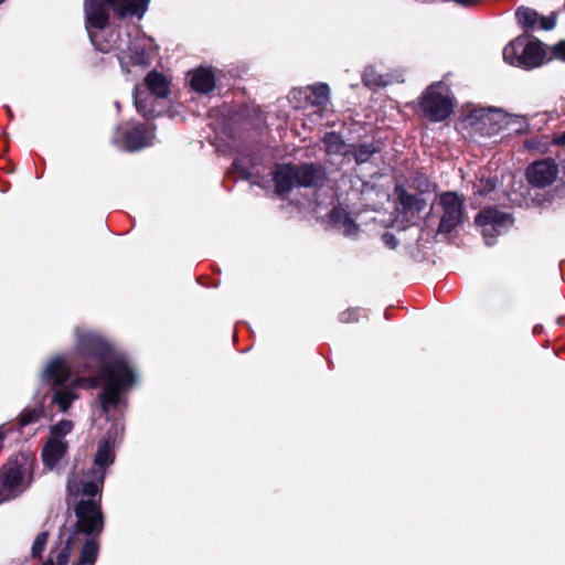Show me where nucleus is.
Masks as SVG:
<instances>
[{
	"label": "nucleus",
	"mask_w": 565,
	"mask_h": 565,
	"mask_svg": "<svg viewBox=\"0 0 565 565\" xmlns=\"http://www.w3.org/2000/svg\"><path fill=\"white\" fill-rule=\"evenodd\" d=\"M77 350L83 359L78 364V374L98 370V374L78 375L72 383L65 384L71 376V367L61 356L52 358L41 372V384L53 392L52 403L65 413L77 398L75 388H94L103 382L99 404L104 413L120 407V394L137 382V374L121 356L115 355L109 345L96 333L77 332Z\"/></svg>",
	"instance_id": "f257e3e1"
},
{
	"label": "nucleus",
	"mask_w": 565,
	"mask_h": 565,
	"mask_svg": "<svg viewBox=\"0 0 565 565\" xmlns=\"http://www.w3.org/2000/svg\"><path fill=\"white\" fill-rule=\"evenodd\" d=\"M148 3L149 0H103V3L96 0H85L87 30L93 45L102 52L117 50L121 68L127 73L132 72L134 67L149 65L150 58L147 51L151 43L146 38L131 39L129 34L122 39L117 31L105 29L108 12L104 4L111 7L120 17L130 14L141 18Z\"/></svg>",
	"instance_id": "f03ea898"
},
{
	"label": "nucleus",
	"mask_w": 565,
	"mask_h": 565,
	"mask_svg": "<svg viewBox=\"0 0 565 565\" xmlns=\"http://www.w3.org/2000/svg\"><path fill=\"white\" fill-rule=\"evenodd\" d=\"M115 438L109 436L104 443L98 446L97 452L94 458V466L82 476L73 475L67 482V491L77 497L84 495H98L103 489L106 469L114 462L115 454L113 445Z\"/></svg>",
	"instance_id": "7ed1b4c3"
},
{
	"label": "nucleus",
	"mask_w": 565,
	"mask_h": 565,
	"mask_svg": "<svg viewBox=\"0 0 565 565\" xmlns=\"http://www.w3.org/2000/svg\"><path fill=\"white\" fill-rule=\"evenodd\" d=\"M323 178V171L312 164H303L298 168L282 164L277 167L274 175L278 195L287 194L295 185L316 186L322 182Z\"/></svg>",
	"instance_id": "20e7f679"
},
{
	"label": "nucleus",
	"mask_w": 565,
	"mask_h": 565,
	"mask_svg": "<svg viewBox=\"0 0 565 565\" xmlns=\"http://www.w3.org/2000/svg\"><path fill=\"white\" fill-rule=\"evenodd\" d=\"M32 462L21 455L0 475V504L22 493L31 483Z\"/></svg>",
	"instance_id": "39448f33"
},
{
	"label": "nucleus",
	"mask_w": 565,
	"mask_h": 565,
	"mask_svg": "<svg viewBox=\"0 0 565 565\" xmlns=\"http://www.w3.org/2000/svg\"><path fill=\"white\" fill-rule=\"evenodd\" d=\"M70 497L78 502L75 504V514L77 518L76 530L87 535L100 533L104 527V516L100 510V499H95L96 495L78 494L77 497L71 494Z\"/></svg>",
	"instance_id": "423d86ee"
},
{
	"label": "nucleus",
	"mask_w": 565,
	"mask_h": 565,
	"mask_svg": "<svg viewBox=\"0 0 565 565\" xmlns=\"http://www.w3.org/2000/svg\"><path fill=\"white\" fill-rule=\"evenodd\" d=\"M420 107L430 120L446 119L454 109V97L448 86L437 83L428 87L422 96Z\"/></svg>",
	"instance_id": "0eeeda50"
},
{
	"label": "nucleus",
	"mask_w": 565,
	"mask_h": 565,
	"mask_svg": "<svg viewBox=\"0 0 565 565\" xmlns=\"http://www.w3.org/2000/svg\"><path fill=\"white\" fill-rule=\"evenodd\" d=\"M72 420L63 419L50 428L47 440L42 450L44 465L52 469L66 455L68 443L65 439L73 430Z\"/></svg>",
	"instance_id": "6e6552de"
},
{
	"label": "nucleus",
	"mask_w": 565,
	"mask_h": 565,
	"mask_svg": "<svg viewBox=\"0 0 565 565\" xmlns=\"http://www.w3.org/2000/svg\"><path fill=\"white\" fill-rule=\"evenodd\" d=\"M476 223L481 228L486 243L492 245L497 235L512 226L513 218L508 213L495 209H487L476 216Z\"/></svg>",
	"instance_id": "1a4fd4ad"
},
{
	"label": "nucleus",
	"mask_w": 565,
	"mask_h": 565,
	"mask_svg": "<svg viewBox=\"0 0 565 565\" xmlns=\"http://www.w3.org/2000/svg\"><path fill=\"white\" fill-rule=\"evenodd\" d=\"M439 205L443 210L439 230L450 232L462 222V201L456 193L446 192L440 195Z\"/></svg>",
	"instance_id": "9d476101"
},
{
	"label": "nucleus",
	"mask_w": 565,
	"mask_h": 565,
	"mask_svg": "<svg viewBox=\"0 0 565 565\" xmlns=\"http://www.w3.org/2000/svg\"><path fill=\"white\" fill-rule=\"evenodd\" d=\"M505 111L502 109H477L469 117V124L476 125L481 134L493 135L503 129Z\"/></svg>",
	"instance_id": "9b49d317"
},
{
	"label": "nucleus",
	"mask_w": 565,
	"mask_h": 565,
	"mask_svg": "<svg viewBox=\"0 0 565 565\" xmlns=\"http://www.w3.org/2000/svg\"><path fill=\"white\" fill-rule=\"evenodd\" d=\"M124 130V127H119L114 138L115 142L119 148L126 151H137L147 147L151 143L153 134L141 128H134L131 130Z\"/></svg>",
	"instance_id": "f8f14e48"
},
{
	"label": "nucleus",
	"mask_w": 565,
	"mask_h": 565,
	"mask_svg": "<svg viewBox=\"0 0 565 565\" xmlns=\"http://www.w3.org/2000/svg\"><path fill=\"white\" fill-rule=\"evenodd\" d=\"M558 173L557 166L551 159L537 161L529 167L526 177L530 183L544 188L552 184Z\"/></svg>",
	"instance_id": "ddd939ff"
},
{
	"label": "nucleus",
	"mask_w": 565,
	"mask_h": 565,
	"mask_svg": "<svg viewBox=\"0 0 565 565\" xmlns=\"http://www.w3.org/2000/svg\"><path fill=\"white\" fill-rule=\"evenodd\" d=\"M294 99L303 97L310 107L317 108L311 114H319L327 107L329 102V87L326 84L309 86L296 89L291 93Z\"/></svg>",
	"instance_id": "4468645a"
},
{
	"label": "nucleus",
	"mask_w": 565,
	"mask_h": 565,
	"mask_svg": "<svg viewBox=\"0 0 565 565\" xmlns=\"http://www.w3.org/2000/svg\"><path fill=\"white\" fill-rule=\"evenodd\" d=\"M523 47L521 67L533 68L543 64L545 51L541 42L524 36Z\"/></svg>",
	"instance_id": "2eb2a0df"
},
{
	"label": "nucleus",
	"mask_w": 565,
	"mask_h": 565,
	"mask_svg": "<svg viewBox=\"0 0 565 565\" xmlns=\"http://www.w3.org/2000/svg\"><path fill=\"white\" fill-rule=\"evenodd\" d=\"M190 83L194 90L209 94L215 87V76L211 68L199 67L191 73Z\"/></svg>",
	"instance_id": "dca6fc26"
},
{
	"label": "nucleus",
	"mask_w": 565,
	"mask_h": 565,
	"mask_svg": "<svg viewBox=\"0 0 565 565\" xmlns=\"http://www.w3.org/2000/svg\"><path fill=\"white\" fill-rule=\"evenodd\" d=\"M323 142L326 145L327 153L330 157L342 156V159L338 162V164L350 162L352 148L351 146L345 145L340 136L334 132L327 134Z\"/></svg>",
	"instance_id": "f3484780"
},
{
	"label": "nucleus",
	"mask_w": 565,
	"mask_h": 565,
	"mask_svg": "<svg viewBox=\"0 0 565 565\" xmlns=\"http://www.w3.org/2000/svg\"><path fill=\"white\" fill-rule=\"evenodd\" d=\"M330 222L343 235L353 236L358 233V225L342 207H334L331 211Z\"/></svg>",
	"instance_id": "a211bd4d"
},
{
	"label": "nucleus",
	"mask_w": 565,
	"mask_h": 565,
	"mask_svg": "<svg viewBox=\"0 0 565 565\" xmlns=\"http://www.w3.org/2000/svg\"><path fill=\"white\" fill-rule=\"evenodd\" d=\"M524 36H518L503 50V58L507 63L521 67Z\"/></svg>",
	"instance_id": "6ab92c4d"
},
{
	"label": "nucleus",
	"mask_w": 565,
	"mask_h": 565,
	"mask_svg": "<svg viewBox=\"0 0 565 565\" xmlns=\"http://www.w3.org/2000/svg\"><path fill=\"white\" fill-rule=\"evenodd\" d=\"M147 87L158 97H166L169 93V82L157 72H150L146 77Z\"/></svg>",
	"instance_id": "aec40b11"
},
{
	"label": "nucleus",
	"mask_w": 565,
	"mask_h": 565,
	"mask_svg": "<svg viewBox=\"0 0 565 565\" xmlns=\"http://www.w3.org/2000/svg\"><path fill=\"white\" fill-rule=\"evenodd\" d=\"M73 537L68 536L63 546L51 551L47 562L44 565H66L70 562V548Z\"/></svg>",
	"instance_id": "412c9836"
},
{
	"label": "nucleus",
	"mask_w": 565,
	"mask_h": 565,
	"mask_svg": "<svg viewBox=\"0 0 565 565\" xmlns=\"http://www.w3.org/2000/svg\"><path fill=\"white\" fill-rule=\"evenodd\" d=\"M364 84L372 88L386 86L392 82L388 75L379 73L373 66H369L363 75Z\"/></svg>",
	"instance_id": "4be33fe9"
},
{
	"label": "nucleus",
	"mask_w": 565,
	"mask_h": 565,
	"mask_svg": "<svg viewBox=\"0 0 565 565\" xmlns=\"http://www.w3.org/2000/svg\"><path fill=\"white\" fill-rule=\"evenodd\" d=\"M527 126L526 117L505 113L503 129L514 134H522L526 130Z\"/></svg>",
	"instance_id": "5701e85b"
},
{
	"label": "nucleus",
	"mask_w": 565,
	"mask_h": 565,
	"mask_svg": "<svg viewBox=\"0 0 565 565\" xmlns=\"http://www.w3.org/2000/svg\"><path fill=\"white\" fill-rule=\"evenodd\" d=\"M518 22L526 29H533L537 25L539 15L537 13L530 8H519L515 12Z\"/></svg>",
	"instance_id": "b1692460"
},
{
	"label": "nucleus",
	"mask_w": 565,
	"mask_h": 565,
	"mask_svg": "<svg viewBox=\"0 0 565 565\" xmlns=\"http://www.w3.org/2000/svg\"><path fill=\"white\" fill-rule=\"evenodd\" d=\"M98 554V544L93 540H87L81 553L78 565H92L96 562Z\"/></svg>",
	"instance_id": "393cba45"
},
{
	"label": "nucleus",
	"mask_w": 565,
	"mask_h": 565,
	"mask_svg": "<svg viewBox=\"0 0 565 565\" xmlns=\"http://www.w3.org/2000/svg\"><path fill=\"white\" fill-rule=\"evenodd\" d=\"M49 534L41 532L36 535L31 547V554L33 558H38L42 555L47 544Z\"/></svg>",
	"instance_id": "a878e982"
},
{
	"label": "nucleus",
	"mask_w": 565,
	"mask_h": 565,
	"mask_svg": "<svg viewBox=\"0 0 565 565\" xmlns=\"http://www.w3.org/2000/svg\"><path fill=\"white\" fill-rule=\"evenodd\" d=\"M376 152V148L372 146H360L352 150L351 156L355 160L356 163H363L369 160V158Z\"/></svg>",
	"instance_id": "bb28decb"
},
{
	"label": "nucleus",
	"mask_w": 565,
	"mask_h": 565,
	"mask_svg": "<svg viewBox=\"0 0 565 565\" xmlns=\"http://www.w3.org/2000/svg\"><path fill=\"white\" fill-rule=\"evenodd\" d=\"M42 414V407L24 409L20 415V423L23 426L35 423L41 418Z\"/></svg>",
	"instance_id": "cd10ccee"
},
{
	"label": "nucleus",
	"mask_w": 565,
	"mask_h": 565,
	"mask_svg": "<svg viewBox=\"0 0 565 565\" xmlns=\"http://www.w3.org/2000/svg\"><path fill=\"white\" fill-rule=\"evenodd\" d=\"M401 201L405 207L415 209L417 212H420L425 206L423 200L406 193L401 194Z\"/></svg>",
	"instance_id": "c85d7f7f"
},
{
	"label": "nucleus",
	"mask_w": 565,
	"mask_h": 565,
	"mask_svg": "<svg viewBox=\"0 0 565 565\" xmlns=\"http://www.w3.org/2000/svg\"><path fill=\"white\" fill-rule=\"evenodd\" d=\"M495 188V181L492 180V179H486L484 177H482L478 183L475 184V189L476 191L483 195L490 191H492L493 189Z\"/></svg>",
	"instance_id": "c756f323"
},
{
	"label": "nucleus",
	"mask_w": 565,
	"mask_h": 565,
	"mask_svg": "<svg viewBox=\"0 0 565 565\" xmlns=\"http://www.w3.org/2000/svg\"><path fill=\"white\" fill-rule=\"evenodd\" d=\"M551 52L555 58L565 62V41H561L559 43L553 45L551 47Z\"/></svg>",
	"instance_id": "7c9ffc66"
},
{
	"label": "nucleus",
	"mask_w": 565,
	"mask_h": 565,
	"mask_svg": "<svg viewBox=\"0 0 565 565\" xmlns=\"http://www.w3.org/2000/svg\"><path fill=\"white\" fill-rule=\"evenodd\" d=\"M539 28L540 29H543V30H552L555 24H556V20L553 15L551 17H543V18H539Z\"/></svg>",
	"instance_id": "2f4dec72"
},
{
	"label": "nucleus",
	"mask_w": 565,
	"mask_h": 565,
	"mask_svg": "<svg viewBox=\"0 0 565 565\" xmlns=\"http://www.w3.org/2000/svg\"><path fill=\"white\" fill-rule=\"evenodd\" d=\"M383 242L390 248H395L397 246V241L395 239L394 235L391 233H385L383 235Z\"/></svg>",
	"instance_id": "473e14b6"
},
{
	"label": "nucleus",
	"mask_w": 565,
	"mask_h": 565,
	"mask_svg": "<svg viewBox=\"0 0 565 565\" xmlns=\"http://www.w3.org/2000/svg\"><path fill=\"white\" fill-rule=\"evenodd\" d=\"M355 315V311L354 310H348L345 312L342 313L341 316V320L343 322H351L353 320H356L355 317H353Z\"/></svg>",
	"instance_id": "72a5a7b5"
},
{
	"label": "nucleus",
	"mask_w": 565,
	"mask_h": 565,
	"mask_svg": "<svg viewBox=\"0 0 565 565\" xmlns=\"http://www.w3.org/2000/svg\"><path fill=\"white\" fill-rule=\"evenodd\" d=\"M136 106H137L138 111L141 113L145 117L150 116V114L146 111V109L142 105V102L139 99L138 95L136 96Z\"/></svg>",
	"instance_id": "f704fd0d"
},
{
	"label": "nucleus",
	"mask_w": 565,
	"mask_h": 565,
	"mask_svg": "<svg viewBox=\"0 0 565 565\" xmlns=\"http://www.w3.org/2000/svg\"><path fill=\"white\" fill-rule=\"evenodd\" d=\"M554 142L557 145H565V131L559 137L555 138Z\"/></svg>",
	"instance_id": "c9c22d12"
},
{
	"label": "nucleus",
	"mask_w": 565,
	"mask_h": 565,
	"mask_svg": "<svg viewBox=\"0 0 565 565\" xmlns=\"http://www.w3.org/2000/svg\"><path fill=\"white\" fill-rule=\"evenodd\" d=\"M4 0H0V3H2Z\"/></svg>",
	"instance_id": "e433bc0d"
}]
</instances>
